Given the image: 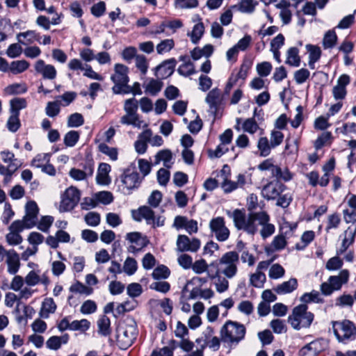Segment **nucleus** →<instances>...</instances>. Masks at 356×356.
Returning <instances> with one entry per match:
<instances>
[{
  "mask_svg": "<svg viewBox=\"0 0 356 356\" xmlns=\"http://www.w3.org/2000/svg\"><path fill=\"white\" fill-rule=\"evenodd\" d=\"M209 228L216 239L220 242L227 241L229 237V230L225 225V221L223 217H216L211 220Z\"/></svg>",
  "mask_w": 356,
  "mask_h": 356,
  "instance_id": "6e6552de",
  "label": "nucleus"
},
{
  "mask_svg": "<svg viewBox=\"0 0 356 356\" xmlns=\"http://www.w3.org/2000/svg\"><path fill=\"white\" fill-rule=\"evenodd\" d=\"M355 236L352 232H345V238H343L341 246L340 249L338 250L337 254H341L346 251L348 247L354 242Z\"/></svg>",
  "mask_w": 356,
  "mask_h": 356,
  "instance_id": "864d4df0",
  "label": "nucleus"
},
{
  "mask_svg": "<svg viewBox=\"0 0 356 356\" xmlns=\"http://www.w3.org/2000/svg\"><path fill=\"white\" fill-rule=\"evenodd\" d=\"M323 350L321 340H314L304 347L299 351V356H316Z\"/></svg>",
  "mask_w": 356,
  "mask_h": 356,
  "instance_id": "aec40b11",
  "label": "nucleus"
},
{
  "mask_svg": "<svg viewBox=\"0 0 356 356\" xmlns=\"http://www.w3.org/2000/svg\"><path fill=\"white\" fill-rule=\"evenodd\" d=\"M51 154L43 153L37 154L31 161V165L37 168H41L43 165L50 161Z\"/></svg>",
  "mask_w": 356,
  "mask_h": 356,
  "instance_id": "37998d69",
  "label": "nucleus"
},
{
  "mask_svg": "<svg viewBox=\"0 0 356 356\" xmlns=\"http://www.w3.org/2000/svg\"><path fill=\"white\" fill-rule=\"evenodd\" d=\"M19 116V115L10 113L6 124V127L10 132L15 133L19 129L21 122Z\"/></svg>",
  "mask_w": 356,
  "mask_h": 356,
  "instance_id": "09e8293b",
  "label": "nucleus"
},
{
  "mask_svg": "<svg viewBox=\"0 0 356 356\" xmlns=\"http://www.w3.org/2000/svg\"><path fill=\"white\" fill-rule=\"evenodd\" d=\"M272 177L275 178V181H284L285 182L289 181L293 178L292 173L289 171L288 168H282L277 165L274 168L272 173Z\"/></svg>",
  "mask_w": 356,
  "mask_h": 356,
  "instance_id": "c85d7f7f",
  "label": "nucleus"
},
{
  "mask_svg": "<svg viewBox=\"0 0 356 356\" xmlns=\"http://www.w3.org/2000/svg\"><path fill=\"white\" fill-rule=\"evenodd\" d=\"M315 233L314 231H306L301 236V243L296 245L298 250H303L314 239Z\"/></svg>",
  "mask_w": 356,
  "mask_h": 356,
  "instance_id": "e433bc0d",
  "label": "nucleus"
},
{
  "mask_svg": "<svg viewBox=\"0 0 356 356\" xmlns=\"http://www.w3.org/2000/svg\"><path fill=\"white\" fill-rule=\"evenodd\" d=\"M266 275L262 272H256L250 275V282L256 288H262L266 282Z\"/></svg>",
  "mask_w": 356,
  "mask_h": 356,
  "instance_id": "79ce46f5",
  "label": "nucleus"
},
{
  "mask_svg": "<svg viewBox=\"0 0 356 356\" xmlns=\"http://www.w3.org/2000/svg\"><path fill=\"white\" fill-rule=\"evenodd\" d=\"M172 159V154L170 149H162L157 152L155 155V160L154 162V165H156L160 163L161 161H163V165L167 168H171L173 164L171 162Z\"/></svg>",
  "mask_w": 356,
  "mask_h": 356,
  "instance_id": "393cba45",
  "label": "nucleus"
},
{
  "mask_svg": "<svg viewBox=\"0 0 356 356\" xmlns=\"http://www.w3.org/2000/svg\"><path fill=\"white\" fill-rule=\"evenodd\" d=\"M269 221L270 216L265 211L264 214L260 217V226H261L260 234L264 239L273 235L275 231V225Z\"/></svg>",
  "mask_w": 356,
  "mask_h": 356,
  "instance_id": "412c9836",
  "label": "nucleus"
},
{
  "mask_svg": "<svg viewBox=\"0 0 356 356\" xmlns=\"http://www.w3.org/2000/svg\"><path fill=\"white\" fill-rule=\"evenodd\" d=\"M84 123V120L81 114L75 113L70 115L68 118L67 126L69 127H78Z\"/></svg>",
  "mask_w": 356,
  "mask_h": 356,
  "instance_id": "0e129e2a",
  "label": "nucleus"
},
{
  "mask_svg": "<svg viewBox=\"0 0 356 356\" xmlns=\"http://www.w3.org/2000/svg\"><path fill=\"white\" fill-rule=\"evenodd\" d=\"M90 323L87 319L73 321L71 323V330L86 332L90 328Z\"/></svg>",
  "mask_w": 356,
  "mask_h": 356,
  "instance_id": "6e6d98bb",
  "label": "nucleus"
},
{
  "mask_svg": "<svg viewBox=\"0 0 356 356\" xmlns=\"http://www.w3.org/2000/svg\"><path fill=\"white\" fill-rule=\"evenodd\" d=\"M97 148H98V150L101 153L108 156L111 160H112V161L118 160V152L117 148L109 147L108 145H106L104 143H100L98 145Z\"/></svg>",
  "mask_w": 356,
  "mask_h": 356,
  "instance_id": "72a5a7b5",
  "label": "nucleus"
},
{
  "mask_svg": "<svg viewBox=\"0 0 356 356\" xmlns=\"http://www.w3.org/2000/svg\"><path fill=\"white\" fill-rule=\"evenodd\" d=\"M54 222V218L51 216H42L38 225V229L43 232H48Z\"/></svg>",
  "mask_w": 356,
  "mask_h": 356,
  "instance_id": "338daca9",
  "label": "nucleus"
},
{
  "mask_svg": "<svg viewBox=\"0 0 356 356\" xmlns=\"http://www.w3.org/2000/svg\"><path fill=\"white\" fill-rule=\"evenodd\" d=\"M81 169L89 177H92L94 173L95 161L91 158L86 159L82 163H80Z\"/></svg>",
  "mask_w": 356,
  "mask_h": 356,
  "instance_id": "680f3d73",
  "label": "nucleus"
},
{
  "mask_svg": "<svg viewBox=\"0 0 356 356\" xmlns=\"http://www.w3.org/2000/svg\"><path fill=\"white\" fill-rule=\"evenodd\" d=\"M60 110V102L58 100L48 102L45 108L46 114L50 118L58 115Z\"/></svg>",
  "mask_w": 356,
  "mask_h": 356,
  "instance_id": "052dcab7",
  "label": "nucleus"
},
{
  "mask_svg": "<svg viewBox=\"0 0 356 356\" xmlns=\"http://www.w3.org/2000/svg\"><path fill=\"white\" fill-rule=\"evenodd\" d=\"M29 66V63L25 60H15L10 63L9 71L14 74H17L25 72Z\"/></svg>",
  "mask_w": 356,
  "mask_h": 356,
  "instance_id": "c756f323",
  "label": "nucleus"
},
{
  "mask_svg": "<svg viewBox=\"0 0 356 356\" xmlns=\"http://www.w3.org/2000/svg\"><path fill=\"white\" fill-rule=\"evenodd\" d=\"M204 33V26L202 22H199L193 28V31L191 33H188V35L190 36L191 42L193 44H197L202 38Z\"/></svg>",
  "mask_w": 356,
  "mask_h": 356,
  "instance_id": "7c9ffc66",
  "label": "nucleus"
},
{
  "mask_svg": "<svg viewBox=\"0 0 356 356\" xmlns=\"http://www.w3.org/2000/svg\"><path fill=\"white\" fill-rule=\"evenodd\" d=\"M6 263L8 266V273L10 275L17 274L21 265L19 254L13 249L8 250Z\"/></svg>",
  "mask_w": 356,
  "mask_h": 356,
  "instance_id": "a211bd4d",
  "label": "nucleus"
},
{
  "mask_svg": "<svg viewBox=\"0 0 356 356\" xmlns=\"http://www.w3.org/2000/svg\"><path fill=\"white\" fill-rule=\"evenodd\" d=\"M307 310L308 307L306 304H300L293 309L291 314L288 317V322L293 329L300 330L310 327L314 315Z\"/></svg>",
  "mask_w": 356,
  "mask_h": 356,
  "instance_id": "7ed1b4c3",
  "label": "nucleus"
},
{
  "mask_svg": "<svg viewBox=\"0 0 356 356\" xmlns=\"http://www.w3.org/2000/svg\"><path fill=\"white\" fill-rule=\"evenodd\" d=\"M24 229H28L22 225L19 220L13 221L9 227L10 232L6 234V239L10 245H17L20 244L23 238L19 234Z\"/></svg>",
  "mask_w": 356,
  "mask_h": 356,
  "instance_id": "ddd939ff",
  "label": "nucleus"
},
{
  "mask_svg": "<svg viewBox=\"0 0 356 356\" xmlns=\"http://www.w3.org/2000/svg\"><path fill=\"white\" fill-rule=\"evenodd\" d=\"M259 124L254 118L245 120L242 124V129L245 132L254 134L259 129Z\"/></svg>",
  "mask_w": 356,
  "mask_h": 356,
  "instance_id": "c03bdc74",
  "label": "nucleus"
},
{
  "mask_svg": "<svg viewBox=\"0 0 356 356\" xmlns=\"http://www.w3.org/2000/svg\"><path fill=\"white\" fill-rule=\"evenodd\" d=\"M337 41V35L334 31H328L324 35L323 45L324 49L333 48Z\"/></svg>",
  "mask_w": 356,
  "mask_h": 356,
  "instance_id": "ea45409f",
  "label": "nucleus"
},
{
  "mask_svg": "<svg viewBox=\"0 0 356 356\" xmlns=\"http://www.w3.org/2000/svg\"><path fill=\"white\" fill-rule=\"evenodd\" d=\"M138 108V101L134 97L125 100L124 110L126 114H129V115H139L137 113Z\"/></svg>",
  "mask_w": 356,
  "mask_h": 356,
  "instance_id": "58836bf2",
  "label": "nucleus"
},
{
  "mask_svg": "<svg viewBox=\"0 0 356 356\" xmlns=\"http://www.w3.org/2000/svg\"><path fill=\"white\" fill-rule=\"evenodd\" d=\"M120 122L122 124L132 125L138 129L141 128L143 124V121L140 119L139 115H129L125 114L120 119Z\"/></svg>",
  "mask_w": 356,
  "mask_h": 356,
  "instance_id": "f704fd0d",
  "label": "nucleus"
},
{
  "mask_svg": "<svg viewBox=\"0 0 356 356\" xmlns=\"http://www.w3.org/2000/svg\"><path fill=\"white\" fill-rule=\"evenodd\" d=\"M34 69L36 73L42 75L44 79L54 80L57 75L55 67L50 64H46L42 59H39L35 62Z\"/></svg>",
  "mask_w": 356,
  "mask_h": 356,
  "instance_id": "2eb2a0df",
  "label": "nucleus"
},
{
  "mask_svg": "<svg viewBox=\"0 0 356 356\" xmlns=\"http://www.w3.org/2000/svg\"><path fill=\"white\" fill-rule=\"evenodd\" d=\"M138 268L137 261L132 257H127L124 263L123 270L129 275L136 273Z\"/></svg>",
  "mask_w": 356,
  "mask_h": 356,
  "instance_id": "5fc2aeb1",
  "label": "nucleus"
},
{
  "mask_svg": "<svg viewBox=\"0 0 356 356\" xmlns=\"http://www.w3.org/2000/svg\"><path fill=\"white\" fill-rule=\"evenodd\" d=\"M125 238L131 245L128 248V251L132 253H137L146 247L149 243V240L146 236H143L140 232H133L127 233Z\"/></svg>",
  "mask_w": 356,
  "mask_h": 356,
  "instance_id": "9d476101",
  "label": "nucleus"
},
{
  "mask_svg": "<svg viewBox=\"0 0 356 356\" xmlns=\"http://www.w3.org/2000/svg\"><path fill=\"white\" fill-rule=\"evenodd\" d=\"M111 321L108 317L103 316L97 321L98 332L103 336H108L111 334Z\"/></svg>",
  "mask_w": 356,
  "mask_h": 356,
  "instance_id": "c9c22d12",
  "label": "nucleus"
},
{
  "mask_svg": "<svg viewBox=\"0 0 356 356\" xmlns=\"http://www.w3.org/2000/svg\"><path fill=\"white\" fill-rule=\"evenodd\" d=\"M136 66L142 74H146L149 67L147 58L143 54H138L136 56Z\"/></svg>",
  "mask_w": 356,
  "mask_h": 356,
  "instance_id": "bf43d9fd",
  "label": "nucleus"
},
{
  "mask_svg": "<svg viewBox=\"0 0 356 356\" xmlns=\"http://www.w3.org/2000/svg\"><path fill=\"white\" fill-rule=\"evenodd\" d=\"M332 324L334 335L339 342L346 343L356 338V327L352 321H332Z\"/></svg>",
  "mask_w": 356,
  "mask_h": 356,
  "instance_id": "39448f33",
  "label": "nucleus"
},
{
  "mask_svg": "<svg viewBox=\"0 0 356 356\" xmlns=\"http://www.w3.org/2000/svg\"><path fill=\"white\" fill-rule=\"evenodd\" d=\"M239 264V255L236 251H229L225 253L218 262L212 263L211 266L216 265V274H222L227 278L234 277L238 272V264Z\"/></svg>",
  "mask_w": 356,
  "mask_h": 356,
  "instance_id": "f03ea898",
  "label": "nucleus"
},
{
  "mask_svg": "<svg viewBox=\"0 0 356 356\" xmlns=\"http://www.w3.org/2000/svg\"><path fill=\"white\" fill-rule=\"evenodd\" d=\"M170 274V270L167 266L160 265L154 269L152 276L154 280H161L168 278Z\"/></svg>",
  "mask_w": 356,
  "mask_h": 356,
  "instance_id": "a18cd8bd",
  "label": "nucleus"
},
{
  "mask_svg": "<svg viewBox=\"0 0 356 356\" xmlns=\"http://www.w3.org/2000/svg\"><path fill=\"white\" fill-rule=\"evenodd\" d=\"M177 72L180 75L184 76L196 73L193 63L190 61L181 64L177 69Z\"/></svg>",
  "mask_w": 356,
  "mask_h": 356,
  "instance_id": "13d9d810",
  "label": "nucleus"
},
{
  "mask_svg": "<svg viewBox=\"0 0 356 356\" xmlns=\"http://www.w3.org/2000/svg\"><path fill=\"white\" fill-rule=\"evenodd\" d=\"M163 83L161 81L152 79L145 86V90L151 95L155 96L162 88Z\"/></svg>",
  "mask_w": 356,
  "mask_h": 356,
  "instance_id": "49530a36",
  "label": "nucleus"
},
{
  "mask_svg": "<svg viewBox=\"0 0 356 356\" xmlns=\"http://www.w3.org/2000/svg\"><path fill=\"white\" fill-rule=\"evenodd\" d=\"M246 329L243 324L227 321L220 330L221 340L230 345L238 344L245 337Z\"/></svg>",
  "mask_w": 356,
  "mask_h": 356,
  "instance_id": "20e7f679",
  "label": "nucleus"
},
{
  "mask_svg": "<svg viewBox=\"0 0 356 356\" xmlns=\"http://www.w3.org/2000/svg\"><path fill=\"white\" fill-rule=\"evenodd\" d=\"M17 40L23 44H31L35 41L40 42L41 36L36 31L29 30L17 35Z\"/></svg>",
  "mask_w": 356,
  "mask_h": 356,
  "instance_id": "4be33fe9",
  "label": "nucleus"
},
{
  "mask_svg": "<svg viewBox=\"0 0 356 356\" xmlns=\"http://www.w3.org/2000/svg\"><path fill=\"white\" fill-rule=\"evenodd\" d=\"M349 277L348 270H342L337 276H330L328 279L329 283L334 291L340 290L343 284L347 283Z\"/></svg>",
  "mask_w": 356,
  "mask_h": 356,
  "instance_id": "5701e85b",
  "label": "nucleus"
},
{
  "mask_svg": "<svg viewBox=\"0 0 356 356\" xmlns=\"http://www.w3.org/2000/svg\"><path fill=\"white\" fill-rule=\"evenodd\" d=\"M300 301L305 304L309 302L323 303L324 300L321 297L318 291L312 290L310 293H305L300 297Z\"/></svg>",
  "mask_w": 356,
  "mask_h": 356,
  "instance_id": "473e14b6",
  "label": "nucleus"
},
{
  "mask_svg": "<svg viewBox=\"0 0 356 356\" xmlns=\"http://www.w3.org/2000/svg\"><path fill=\"white\" fill-rule=\"evenodd\" d=\"M221 91L218 88H213L207 94L205 102L209 104L211 111L216 115L222 103Z\"/></svg>",
  "mask_w": 356,
  "mask_h": 356,
  "instance_id": "f3484780",
  "label": "nucleus"
},
{
  "mask_svg": "<svg viewBox=\"0 0 356 356\" xmlns=\"http://www.w3.org/2000/svg\"><path fill=\"white\" fill-rule=\"evenodd\" d=\"M273 69V66L270 62L264 61L257 65L256 70L257 74L261 77H266L268 76Z\"/></svg>",
  "mask_w": 356,
  "mask_h": 356,
  "instance_id": "603ef678",
  "label": "nucleus"
},
{
  "mask_svg": "<svg viewBox=\"0 0 356 356\" xmlns=\"http://www.w3.org/2000/svg\"><path fill=\"white\" fill-rule=\"evenodd\" d=\"M117 332V343L120 349L127 350L136 339V328L134 325L120 327Z\"/></svg>",
  "mask_w": 356,
  "mask_h": 356,
  "instance_id": "423d86ee",
  "label": "nucleus"
},
{
  "mask_svg": "<svg viewBox=\"0 0 356 356\" xmlns=\"http://www.w3.org/2000/svg\"><path fill=\"white\" fill-rule=\"evenodd\" d=\"M301 58L299 56V49L297 47H290L286 51V59L285 63L293 67H299Z\"/></svg>",
  "mask_w": 356,
  "mask_h": 356,
  "instance_id": "cd10ccee",
  "label": "nucleus"
},
{
  "mask_svg": "<svg viewBox=\"0 0 356 356\" xmlns=\"http://www.w3.org/2000/svg\"><path fill=\"white\" fill-rule=\"evenodd\" d=\"M39 208L35 201H29L25 206V215L19 222L27 229H31L36 225Z\"/></svg>",
  "mask_w": 356,
  "mask_h": 356,
  "instance_id": "9b49d317",
  "label": "nucleus"
},
{
  "mask_svg": "<svg viewBox=\"0 0 356 356\" xmlns=\"http://www.w3.org/2000/svg\"><path fill=\"white\" fill-rule=\"evenodd\" d=\"M310 72L306 68H301L294 72V80L297 84L304 83L309 77Z\"/></svg>",
  "mask_w": 356,
  "mask_h": 356,
  "instance_id": "e2e57ef3",
  "label": "nucleus"
},
{
  "mask_svg": "<svg viewBox=\"0 0 356 356\" xmlns=\"http://www.w3.org/2000/svg\"><path fill=\"white\" fill-rule=\"evenodd\" d=\"M264 212H252L246 217L241 210L235 209L232 215L234 225L238 229H242L248 234L254 235L258 231L260 217L264 214Z\"/></svg>",
  "mask_w": 356,
  "mask_h": 356,
  "instance_id": "f257e3e1",
  "label": "nucleus"
},
{
  "mask_svg": "<svg viewBox=\"0 0 356 356\" xmlns=\"http://www.w3.org/2000/svg\"><path fill=\"white\" fill-rule=\"evenodd\" d=\"M176 65L177 60L174 58L164 60L155 68L156 76L161 79H167L173 74Z\"/></svg>",
  "mask_w": 356,
  "mask_h": 356,
  "instance_id": "dca6fc26",
  "label": "nucleus"
},
{
  "mask_svg": "<svg viewBox=\"0 0 356 356\" xmlns=\"http://www.w3.org/2000/svg\"><path fill=\"white\" fill-rule=\"evenodd\" d=\"M276 200V205L277 207L286 209L290 205L293 200V197L291 193H287L284 194L282 193Z\"/></svg>",
  "mask_w": 356,
  "mask_h": 356,
  "instance_id": "774afa93",
  "label": "nucleus"
},
{
  "mask_svg": "<svg viewBox=\"0 0 356 356\" xmlns=\"http://www.w3.org/2000/svg\"><path fill=\"white\" fill-rule=\"evenodd\" d=\"M70 291L72 293L85 294L86 296H89L92 293L93 289L90 287H88L80 282H77L75 284H72Z\"/></svg>",
  "mask_w": 356,
  "mask_h": 356,
  "instance_id": "de8ad7c7",
  "label": "nucleus"
},
{
  "mask_svg": "<svg viewBox=\"0 0 356 356\" xmlns=\"http://www.w3.org/2000/svg\"><path fill=\"white\" fill-rule=\"evenodd\" d=\"M257 147L261 156H268L271 149L273 148L266 137H261L259 139Z\"/></svg>",
  "mask_w": 356,
  "mask_h": 356,
  "instance_id": "4c0bfd02",
  "label": "nucleus"
},
{
  "mask_svg": "<svg viewBox=\"0 0 356 356\" xmlns=\"http://www.w3.org/2000/svg\"><path fill=\"white\" fill-rule=\"evenodd\" d=\"M200 241L197 238L190 239L186 235H179L177 240V250L179 252H195L200 248Z\"/></svg>",
  "mask_w": 356,
  "mask_h": 356,
  "instance_id": "f8f14e48",
  "label": "nucleus"
},
{
  "mask_svg": "<svg viewBox=\"0 0 356 356\" xmlns=\"http://www.w3.org/2000/svg\"><path fill=\"white\" fill-rule=\"evenodd\" d=\"M128 73V67L123 64L117 63L115 65L114 74L111 75V79L113 82L128 83L129 81Z\"/></svg>",
  "mask_w": 356,
  "mask_h": 356,
  "instance_id": "6ab92c4d",
  "label": "nucleus"
},
{
  "mask_svg": "<svg viewBox=\"0 0 356 356\" xmlns=\"http://www.w3.org/2000/svg\"><path fill=\"white\" fill-rule=\"evenodd\" d=\"M286 188V186L282 183V181L273 180L263 186L261 195L267 200H274L284 192Z\"/></svg>",
  "mask_w": 356,
  "mask_h": 356,
  "instance_id": "1a4fd4ad",
  "label": "nucleus"
},
{
  "mask_svg": "<svg viewBox=\"0 0 356 356\" xmlns=\"http://www.w3.org/2000/svg\"><path fill=\"white\" fill-rule=\"evenodd\" d=\"M121 181L124 188L127 189L128 193H129L132 189L137 188L141 182L139 174L130 169H126L124 171L121 176Z\"/></svg>",
  "mask_w": 356,
  "mask_h": 356,
  "instance_id": "4468645a",
  "label": "nucleus"
},
{
  "mask_svg": "<svg viewBox=\"0 0 356 356\" xmlns=\"http://www.w3.org/2000/svg\"><path fill=\"white\" fill-rule=\"evenodd\" d=\"M175 47V42L172 39L162 40L156 45V51L159 54L169 52Z\"/></svg>",
  "mask_w": 356,
  "mask_h": 356,
  "instance_id": "3c124183",
  "label": "nucleus"
},
{
  "mask_svg": "<svg viewBox=\"0 0 356 356\" xmlns=\"http://www.w3.org/2000/svg\"><path fill=\"white\" fill-rule=\"evenodd\" d=\"M97 306L95 301L88 300L85 301L80 309V312L83 314H93L97 311Z\"/></svg>",
  "mask_w": 356,
  "mask_h": 356,
  "instance_id": "69168bd1",
  "label": "nucleus"
},
{
  "mask_svg": "<svg viewBox=\"0 0 356 356\" xmlns=\"http://www.w3.org/2000/svg\"><path fill=\"white\" fill-rule=\"evenodd\" d=\"M56 309V305L53 298H45L42 302V307L40 311V316L43 318H48L50 314L55 312Z\"/></svg>",
  "mask_w": 356,
  "mask_h": 356,
  "instance_id": "bb28decb",
  "label": "nucleus"
},
{
  "mask_svg": "<svg viewBox=\"0 0 356 356\" xmlns=\"http://www.w3.org/2000/svg\"><path fill=\"white\" fill-rule=\"evenodd\" d=\"M80 200V191L75 187L71 186L66 189L63 195L60 210L69 211L72 210L79 203Z\"/></svg>",
  "mask_w": 356,
  "mask_h": 356,
  "instance_id": "0eeeda50",
  "label": "nucleus"
},
{
  "mask_svg": "<svg viewBox=\"0 0 356 356\" xmlns=\"http://www.w3.org/2000/svg\"><path fill=\"white\" fill-rule=\"evenodd\" d=\"M213 279H216L215 285L216 291L218 293H223L226 291L229 288V282L226 279V277H222L220 274H215V276L212 277Z\"/></svg>",
  "mask_w": 356,
  "mask_h": 356,
  "instance_id": "a19ab883",
  "label": "nucleus"
},
{
  "mask_svg": "<svg viewBox=\"0 0 356 356\" xmlns=\"http://www.w3.org/2000/svg\"><path fill=\"white\" fill-rule=\"evenodd\" d=\"M24 98L15 97L10 101V113L19 115V111L26 107Z\"/></svg>",
  "mask_w": 356,
  "mask_h": 356,
  "instance_id": "2f4dec72",
  "label": "nucleus"
},
{
  "mask_svg": "<svg viewBox=\"0 0 356 356\" xmlns=\"http://www.w3.org/2000/svg\"><path fill=\"white\" fill-rule=\"evenodd\" d=\"M298 287V281L296 278H291L289 280L282 282L278 284L274 291L277 294H286L295 291Z\"/></svg>",
  "mask_w": 356,
  "mask_h": 356,
  "instance_id": "a878e982",
  "label": "nucleus"
},
{
  "mask_svg": "<svg viewBox=\"0 0 356 356\" xmlns=\"http://www.w3.org/2000/svg\"><path fill=\"white\" fill-rule=\"evenodd\" d=\"M138 213L141 218L146 220L147 224L154 222V212L147 206H142L138 209Z\"/></svg>",
  "mask_w": 356,
  "mask_h": 356,
  "instance_id": "8fccbe9b",
  "label": "nucleus"
},
{
  "mask_svg": "<svg viewBox=\"0 0 356 356\" xmlns=\"http://www.w3.org/2000/svg\"><path fill=\"white\" fill-rule=\"evenodd\" d=\"M69 338L68 334L60 337L52 336L46 341V347L50 350H57L61 348L62 344L67 343Z\"/></svg>",
  "mask_w": 356,
  "mask_h": 356,
  "instance_id": "b1692460",
  "label": "nucleus"
},
{
  "mask_svg": "<svg viewBox=\"0 0 356 356\" xmlns=\"http://www.w3.org/2000/svg\"><path fill=\"white\" fill-rule=\"evenodd\" d=\"M79 139V133L76 131H68L64 137V144L67 147H74Z\"/></svg>",
  "mask_w": 356,
  "mask_h": 356,
  "instance_id": "4d7b16f0",
  "label": "nucleus"
}]
</instances>
